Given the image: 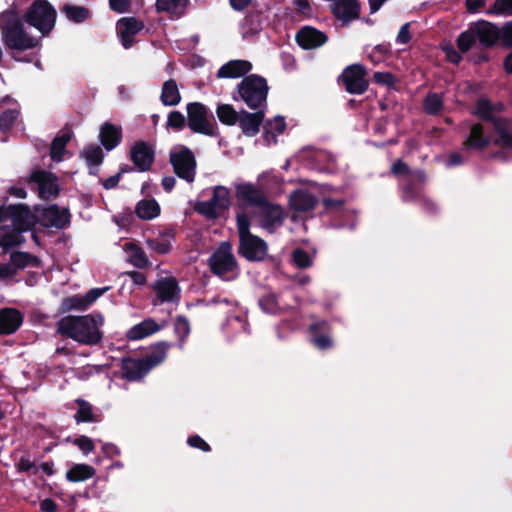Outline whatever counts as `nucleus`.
<instances>
[{"label":"nucleus","mask_w":512,"mask_h":512,"mask_svg":"<svg viewBox=\"0 0 512 512\" xmlns=\"http://www.w3.org/2000/svg\"><path fill=\"white\" fill-rule=\"evenodd\" d=\"M174 330L180 340L183 341L185 337H187L190 333V325L188 320L182 316L177 317L174 324Z\"/></svg>","instance_id":"49"},{"label":"nucleus","mask_w":512,"mask_h":512,"mask_svg":"<svg viewBox=\"0 0 512 512\" xmlns=\"http://www.w3.org/2000/svg\"><path fill=\"white\" fill-rule=\"evenodd\" d=\"M270 178L274 179L275 177L270 173L261 174L258 177L259 186L250 182L236 183V199L243 205L252 206L256 208L265 204L267 198L263 191V188L265 187L264 182Z\"/></svg>","instance_id":"8"},{"label":"nucleus","mask_w":512,"mask_h":512,"mask_svg":"<svg viewBox=\"0 0 512 512\" xmlns=\"http://www.w3.org/2000/svg\"><path fill=\"white\" fill-rule=\"evenodd\" d=\"M209 263L213 273L224 280H233L239 275V268L228 242L221 243L211 255Z\"/></svg>","instance_id":"4"},{"label":"nucleus","mask_w":512,"mask_h":512,"mask_svg":"<svg viewBox=\"0 0 512 512\" xmlns=\"http://www.w3.org/2000/svg\"><path fill=\"white\" fill-rule=\"evenodd\" d=\"M16 466L21 472H31L32 474H36L38 470V468L35 467L34 462L27 457H21Z\"/></svg>","instance_id":"54"},{"label":"nucleus","mask_w":512,"mask_h":512,"mask_svg":"<svg viewBox=\"0 0 512 512\" xmlns=\"http://www.w3.org/2000/svg\"><path fill=\"white\" fill-rule=\"evenodd\" d=\"M95 469L87 464H74L67 472L66 478L70 482H81L92 478Z\"/></svg>","instance_id":"35"},{"label":"nucleus","mask_w":512,"mask_h":512,"mask_svg":"<svg viewBox=\"0 0 512 512\" xmlns=\"http://www.w3.org/2000/svg\"><path fill=\"white\" fill-rule=\"evenodd\" d=\"M443 50L445 52V55H446L447 59L450 62H452L454 64H457V63L460 62L461 55L455 50V48L452 45L444 46Z\"/></svg>","instance_id":"59"},{"label":"nucleus","mask_w":512,"mask_h":512,"mask_svg":"<svg viewBox=\"0 0 512 512\" xmlns=\"http://www.w3.org/2000/svg\"><path fill=\"white\" fill-rule=\"evenodd\" d=\"M170 161L178 177L193 182L196 173V161L193 153L184 146L175 147L170 153Z\"/></svg>","instance_id":"11"},{"label":"nucleus","mask_w":512,"mask_h":512,"mask_svg":"<svg viewBox=\"0 0 512 512\" xmlns=\"http://www.w3.org/2000/svg\"><path fill=\"white\" fill-rule=\"evenodd\" d=\"M71 132H64L55 137L51 145L50 155L52 160L60 162L66 153V145L71 139Z\"/></svg>","instance_id":"36"},{"label":"nucleus","mask_w":512,"mask_h":512,"mask_svg":"<svg viewBox=\"0 0 512 512\" xmlns=\"http://www.w3.org/2000/svg\"><path fill=\"white\" fill-rule=\"evenodd\" d=\"M375 82L387 86H391L394 83V77L388 72H376L373 76Z\"/></svg>","instance_id":"56"},{"label":"nucleus","mask_w":512,"mask_h":512,"mask_svg":"<svg viewBox=\"0 0 512 512\" xmlns=\"http://www.w3.org/2000/svg\"><path fill=\"white\" fill-rule=\"evenodd\" d=\"M15 275V268L10 263H0V279H11Z\"/></svg>","instance_id":"60"},{"label":"nucleus","mask_w":512,"mask_h":512,"mask_svg":"<svg viewBox=\"0 0 512 512\" xmlns=\"http://www.w3.org/2000/svg\"><path fill=\"white\" fill-rule=\"evenodd\" d=\"M472 27L476 38L484 46L493 45L501 35L499 29L494 24L486 21H480Z\"/></svg>","instance_id":"26"},{"label":"nucleus","mask_w":512,"mask_h":512,"mask_svg":"<svg viewBox=\"0 0 512 512\" xmlns=\"http://www.w3.org/2000/svg\"><path fill=\"white\" fill-rule=\"evenodd\" d=\"M249 218L245 214L237 215V227L239 232V238L251 234L249 231Z\"/></svg>","instance_id":"53"},{"label":"nucleus","mask_w":512,"mask_h":512,"mask_svg":"<svg viewBox=\"0 0 512 512\" xmlns=\"http://www.w3.org/2000/svg\"><path fill=\"white\" fill-rule=\"evenodd\" d=\"M147 244L150 249L159 254H166L170 250V244L166 240L149 239L147 240Z\"/></svg>","instance_id":"51"},{"label":"nucleus","mask_w":512,"mask_h":512,"mask_svg":"<svg viewBox=\"0 0 512 512\" xmlns=\"http://www.w3.org/2000/svg\"><path fill=\"white\" fill-rule=\"evenodd\" d=\"M188 0H157L158 11L166 12L172 17L179 18L186 10Z\"/></svg>","instance_id":"34"},{"label":"nucleus","mask_w":512,"mask_h":512,"mask_svg":"<svg viewBox=\"0 0 512 512\" xmlns=\"http://www.w3.org/2000/svg\"><path fill=\"white\" fill-rule=\"evenodd\" d=\"M117 33L124 48L133 45L134 37L143 28V24L135 18H121L117 22Z\"/></svg>","instance_id":"19"},{"label":"nucleus","mask_w":512,"mask_h":512,"mask_svg":"<svg viewBox=\"0 0 512 512\" xmlns=\"http://www.w3.org/2000/svg\"><path fill=\"white\" fill-rule=\"evenodd\" d=\"M104 318L100 314L65 316L57 322V332L84 345H96L103 337Z\"/></svg>","instance_id":"2"},{"label":"nucleus","mask_w":512,"mask_h":512,"mask_svg":"<svg viewBox=\"0 0 512 512\" xmlns=\"http://www.w3.org/2000/svg\"><path fill=\"white\" fill-rule=\"evenodd\" d=\"M23 315L14 308L0 310V335L14 333L22 324Z\"/></svg>","instance_id":"23"},{"label":"nucleus","mask_w":512,"mask_h":512,"mask_svg":"<svg viewBox=\"0 0 512 512\" xmlns=\"http://www.w3.org/2000/svg\"><path fill=\"white\" fill-rule=\"evenodd\" d=\"M476 34H474L473 27H470L467 31L461 33L457 39V45L461 52H467L476 40Z\"/></svg>","instance_id":"44"},{"label":"nucleus","mask_w":512,"mask_h":512,"mask_svg":"<svg viewBox=\"0 0 512 512\" xmlns=\"http://www.w3.org/2000/svg\"><path fill=\"white\" fill-rule=\"evenodd\" d=\"M252 69V64L246 60H231L221 66L217 72L218 78H238Z\"/></svg>","instance_id":"27"},{"label":"nucleus","mask_w":512,"mask_h":512,"mask_svg":"<svg viewBox=\"0 0 512 512\" xmlns=\"http://www.w3.org/2000/svg\"><path fill=\"white\" fill-rule=\"evenodd\" d=\"M34 215L24 205H14L0 208V247L8 249L24 242L23 233L31 230L36 221L44 227L64 228L70 219L66 208L56 205L37 209Z\"/></svg>","instance_id":"1"},{"label":"nucleus","mask_w":512,"mask_h":512,"mask_svg":"<svg viewBox=\"0 0 512 512\" xmlns=\"http://www.w3.org/2000/svg\"><path fill=\"white\" fill-rule=\"evenodd\" d=\"M136 214L144 220H151L159 215L160 207L155 200H143L136 206Z\"/></svg>","instance_id":"37"},{"label":"nucleus","mask_w":512,"mask_h":512,"mask_svg":"<svg viewBox=\"0 0 512 512\" xmlns=\"http://www.w3.org/2000/svg\"><path fill=\"white\" fill-rule=\"evenodd\" d=\"M501 38L506 46L512 47V21L503 26Z\"/></svg>","instance_id":"57"},{"label":"nucleus","mask_w":512,"mask_h":512,"mask_svg":"<svg viewBox=\"0 0 512 512\" xmlns=\"http://www.w3.org/2000/svg\"><path fill=\"white\" fill-rule=\"evenodd\" d=\"M296 40L304 49H315L323 45L327 37L315 28L304 27L297 33Z\"/></svg>","instance_id":"24"},{"label":"nucleus","mask_w":512,"mask_h":512,"mask_svg":"<svg viewBox=\"0 0 512 512\" xmlns=\"http://www.w3.org/2000/svg\"><path fill=\"white\" fill-rule=\"evenodd\" d=\"M292 260H293V263L298 267V268H307V267H310L313 263V258L312 256L307 253L306 251H304L303 249H295L292 253Z\"/></svg>","instance_id":"45"},{"label":"nucleus","mask_w":512,"mask_h":512,"mask_svg":"<svg viewBox=\"0 0 512 512\" xmlns=\"http://www.w3.org/2000/svg\"><path fill=\"white\" fill-rule=\"evenodd\" d=\"M165 325L166 321H161L158 323L154 319L148 318L131 327L128 330L126 336L129 340L132 341L140 340L158 332L163 327H165Z\"/></svg>","instance_id":"21"},{"label":"nucleus","mask_w":512,"mask_h":512,"mask_svg":"<svg viewBox=\"0 0 512 512\" xmlns=\"http://www.w3.org/2000/svg\"><path fill=\"white\" fill-rule=\"evenodd\" d=\"M166 358V347L160 346L152 353L142 359H128L123 363V375L131 381L140 380L153 367L157 366Z\"/></svg>","instance_id":"5"},{"label":"nucleus","mask_w":512,"mask_h":512,"mask_svg":"<svg viewBox=\"0 0 512 512\" xmlns=\"http://www.w3.org/2000/svg\"><path fill=\"white\" fill-rule=\"evenodd\" d=\"M217 116L219 120L226 125H234L238 122L240 113L229 104H222L217 107Z\"/></svg>","instance_id":"41"},{"label":"nucleus","mask_w":512,"mask_h":512,"mask_svg":"<svg viewBox=\"0 0 512 512\" xmlns=\"http://www.w3.org/2000/svg\"><path fill=\"white\" fill-rule=\"evenodd\" d=\"M11 101V99L7 98L0 103V129L2 131L10 129L19 115L16 103H12L11 107L6 108V105L10 104Z\"/></svg>","instance_id":"30"},{"label":"nucleus","mask_w":512,"mask_h":512,"mask_svg":"<svg viewBox=\"0 0 512 512\" xmlns=\"http://www.w3.org/2000/svg\"><path fill=\"white\" fill-rule=\"evenodd\" d=\"M74 443L85 455L93 451L95 448L93 441L86 436L77 438Z\"/></svg>","instance_id":"52"},{"label":"nucleus","mask_w":512,"mask_h":512,"mask_svg":"<svg viewBox=\"0 0 512 512\" xmlns=\"http://www.w3.org/2000/svg\"><path fill=\"white\" fill-rule=\"evenodd\" d=\"M410 24L409 23H405L401 28H400V31L398 32V35L396 37V43L398 44H401V45H405L407 44L410 39H411V35H410Z\"/></svg>","instance_id":"55"},{"label":"nucleus","mask_w":512,"mask_h":512,"mask_svg":"<svg viewBox=\"0 0 512 512\" xmlns=\"http://www.w3.org/2000/svg\"><path fill=\"white\" fill-rule=\"evenodd\" d=\"M289 203L295 211L308 212L315 207L317 199L307 190H297L291 194Z\"/></svg>","instance_id":"28"},{"label":"nucleus","mask_w":512,"mask_h":512,"mask_svg":"<svg viewBox=\"0 0 512 512\" xmlns=\"http://www.w3.org/2000/svg\"><path fill=\"white\" fill-rule=\"evenodd\" d=\"M425 110L430 114H435L442 108V99L438 94H429L424 102Z\"/></svg>","instance_id":"46"},{"label":"nucleus","mask_w":512,"mask_h":512,"mask_svg":"<svg viewBox=\"0 0 512 512\" xmlns=\"http://www.w3.org/2000/svg\"><path fill=\"white\" fill-rule=\"evenodd\" d=\"M124 249L128 253L129 261L136 267L143 268L148 265L145 253L133 243H125Z\"/></svg>","instance_id":"39"},{"label":"nucleus","mask_w":512,"mask_h":512,"mask_svg":"<svg viewBox=\"0 0 512 512\" xmlns=\"http://www.w3.org/2000/svg\"><path fill=\"white\" fill-rule=\"evenodd\" d=\"M160 99L165 106H175L180 103L181 95L175 80L169 79L163 83Z\"/></svg>","instance_id":"33"},{"label":"nucleus","mask_w":512,"mask_h":512,"mask_svg":"<svg viewBox=\"0 0 512 512\" xmlns=\"http://www.w3.org/2000/svg\"><path fill=\"white\" fill-rule=\"evenodd\" d=\"M130 158L135 168L140 172H144L149 170L152 165L154 151L148 143L137 142L131 148Z\"/></svg>","instance_id":"18"},{"label":"nucleus","mask_w":512,"mask_h":512,"mask_svg":"<svg viewBox=\"0 0 512 512\" xmlns=\"http://www.w3.org/2000/svg\"><path fill=\"white\" fill-rule=\"evenodd\" d=\"M259 304L267 313H275L279 309L278 301L275 295L269 294L262 299H260Z\"/></svg>","instance_id":"50"},{"label":"nucleus","mask_w":512,"mask_h":512,"mask_svg":"<svg viewBox=\"0 0 512 512\" xmlns=\"http://www.w3.org/2000/svg\"><path fill=\"white\" fill-rule=\"evenodd\" d=\"M102 451L105 454V456L108 458H113V457L119 456L121 454L120 449L112 443H104L102 445Z\"/></svg>","instance_id":"63"},{"label":"nucleus","mask_w":512,"mask_h":512,"mask_svg":"<svg viewBox=\"0 0 512 512\" xmlns=\"http://www.w3.org/2000/svg\"><path fill=\"white\" fill-rule=\"evenodd\" d=\"M187 123L195 133L214 135V125L209 119L207 108L198 102L187 105Z\"/></svg>","instance_id":"12"},{"label":"nucleus","mask_w":512,"mask_h":512,"mask_svg":"<svg viewBox=\"0 0 512 512\" xmlns=\"http://www.w3.org/2000/svg\"><path fill=\"white\" fill-rule=\"evenodd\" d=\"M259 222L260 226L270 232L282 224L283 210L281 206L272 204L268 200L259 206Z\"/></svg>","instance_id":"17"},{"label":"nucleus","mask_w":512,"mask_h":512,"mask_svg":"<svg viewBox=\"0 0 512 512\" xmlns=\"http://www.w3.org/2000/svg\"><path fill=\"white\" fill-rule=\"evenodd\" d=\"M231 203L230 190L225 186H216L212 197L207 201L197 203L196 210L202 215L215 218L229 208Z\"/></svg>","instance_id":"10"},{"label":"nucleus","mask_w":512,"mask_h":512,"mask_svg":"<svg viewBox=\"0 0 512 512\" xmlns=\"http://www.w3.org/2000/svg\"><path fill=\"white\" fill-rule=\"evenodd\" d=\"M188 444L206 452L210 451V446L199 436L190 437L188 439Z\"/></svg>","instance_id":"61"},{"label":"nucleus","mask_w":512,"mask_h":512,"mask_svg":"<svg viewBox=\"0 0 512 512\" xmlns=\"http://www.w3.org/2000/svg\"><path fill=\"white\" fill-rule=\"evenodd\" d=\"M99 140L107 151L113 150L122 140V129L120 126L105 122L99 130Z\"/></svg>","instance_id":"25"},{"label":"nucleus","mask_w":512,"mask_h":512,"mask_svg":"<svg viewBox=\"0 0 512 512\" xmlns=\"http://www.w3.org/2000/svg\"><path fill=\"white\" fill-rule=\"evenodd\" d=\"M82 157L86 160L90 169L96 168L103 160V151L98 145H89L82 152Z\"/></svg>","instance_id":"40"},{"label":"nucleus","mask_w":512,"mask_h":512,"mask_svg":"<svg viewBox=\"0 0 512 512\" xmlns=\"http://www.w3.org/2000/svg\"><path fill=\"white\" fill-rule=\"evenodd\" d=\"M312 342L317 348L321 350L327 349L332 345V341L327 335L314 336L312 338Z\"/></svg>","instance_id":"58"},{"label":"nucleus","mask_w":512,"mask_h":512,"mask_svg":"<svg viewBox=\"0 0 512 512\" xmlns=\"http://www.w3.org/2000/svg\"><path fill=\"white\" fill-rule=\"evenodd\" d=\"M264 118L263 112H240L238 123L245 135L253 136L258 133L260 124Z\"/></svg>","instance_id":"29"},{"label":"nucleus","mask_w":512,"mask_h":512,"mask_svg":"<svg viewBox=\"0 0 512 512\" xmlns=\"http://www.w3.org/2000/svg\"><path fill=\"white\" fill-rule=\"evenodd\" d=\"M491 142L489 136L483 134V127L480 124L473 125L469 137L463 143L464 149L475 148L482 150Z\"/></svg>","instance_id":"31"},{"label":"nucleus","mask_w":512,"mask_h":512,"mask_svg":"<svg viewBox=\"0 0 512 512\" xmlns=\"http://www.w3.org/2000/svg\"><path fill=\"white\" fill-rule=\"evenodd\" d=\"M238 92L249 108L256 109L266 103L268 85L263 77L250 75L238 84Z\"/></svg>","instance_id":"3"},{"label":"nucleus","mask_w":512,"mask_h":512,"mask_svg":"<svg viewBox=\"0 0 512 512\" xmlns=\"http://www.w3.org/2000/svg\"><path fill=\"white\" fill-rule=\"evenodd\" d=\"M346 90L351 94H362L367 90L368 82L365 78L363 66L353 64L348 66L342 73Z\"/></svg>","instance_id":"14"},{"label":"nucleus","mask_w":512,"mask_h":512,"mask_svg":"<svg viewBox=\"0 0 512 512\" xmlns=\"http://www.w3.org/2000/svg\"><path fill=\"white\" fill-rule=\"evenodd\" d=\"M239 253L249 261H261L267 255V244L257 236L246 234L240 238Z\"/></svg>","instance_id":"15"},{"label":"nucleus","mask_w":512,"mask_h":512,"mask_svg":"<svg viewBox=\"0 0 512 512\" xmlns=\"http://www.w3.org/2000/svg\"><path fill=\"white\" fill-rule=\"evenodd\" d=\"M286 123L283 117L276 116L273 120L268 121L264 125L263 137L267 145L275 144L277 142V135L283 133Z\"/></svg>","instance_id":"32"},{"label":"nucleus","mask_w":512,"mask_h":512,"mask_svg":"<svg viewBox=\"0 0 512 512\" xmlns=\"http://www.w3.org/2000/svg\"><path fill=\"white\" fill-rule=\"evenodd\" d=\"M2 38L10 49L27 50L38 45V39L30 36L20 20L9 22L2 29Z\"/></svg>","instance_id":"9"},{"label":"nucleus","mask_w":512,"mask_h":512,"mask_svg":"<svg viewBox=\"0 0 512 512\" xmlns=\"http://www.w3.org/2000/svg\"><path fill=\"white\" fill-rule=\"evenodd\" d=\"M488 12L510 16L512 15V0H496L493 8Z\"/></svg>","instance_id":"47"},{"label":"nucleus","mask_w":512,"mask_h":512,"mask_svg":"<svg viewBox=\"0 0 512 512\" xmlns=\"http://www.w3.org/2000/svg\"><path fill=\"white\" fill-rule=\"evenodd\" d=\"M24 18L29 25L46 35L55 25L56 11L46 0H37L27 10Z\"/></svg>","instance_id":"6"},{"label":"nucleus","mask_w":512,"mask_h":512,"mask_svg":"<svg viewBox=\"0 0 512 512\" xmlns=\"http://www.w3.org/2000/svg\"><path fill=\"white\" fill-rule=\"evenodd\" d=\"M186 119L184 115L179 111H171L168 114L167 118V126L174 128L176 130H180L185 126Z\"/></svg>","instance_id":"48"},{"label":"nucleus","mask_w":512,"mask_h":512,"mask_svg":"<svg viewBox=\"0 0 512 512\" xmlns=\"http://www.w3.org/2000/svg\"><path fill=\"white\" fill-rule=\"evenodd\" d=\"M62 11L68 20L75 23H81L90 17L89 10L83 6L65 4Z\"/></svg>","instance_id":"38"},{"label":"nucleus","mask_w":512,"mask_h":512,"mask_svg":"<svg viewBox=\"0 0 512 512\" xmlns=\"http://www.w3.org/2000/svg\"><path fill=\"white\" fill-rule=\"evenodd\" d=\"M158 298L162 302H177L180 298V288L174 277H162L154 285Z\"/></svg>","instance_id":"20"},{"label":"nucleus","mask_w":512,"mask_h":512,"mask_svg":"<svg viewBox=\"0 0 512 512\" xmlns=\"http://www.w3.org/2000/svg\"><path fill=\"white\" fill-rule=\"evenodd\" d=\"M109 3L112 10L123 13L128 9L130 0H109Z\"/></svg>","instance_id":"62"},{"label":"nucleus","mask_w":512,"mask_h":512,"mask_svg":"<svg viewBox=\"0 0 512 512\" xmlns=\"http://www.w3.org/2000/svg\"><path fill=\"white\" fill-rule=\"evenodd\" d=\"M30 179L36 184L40 198L50 199L58 195L59 186L57 178L52 173L36 171L31 175Z\"/></svg>","instance_id":"16"},{"label":"nucleus","mask_w":512,"mask_h":512,"mask_svg":"<svg viewBox=\"0 0 512 512\" xmlns=\"http://www.w3.org/2000/svg\"><path fill=\"white\" fill-rule=\"evenodd\" d=\"M109 288H94L85 295H72L65 297L61 302V311L69 312L72 310H86L90 305L102 296Z\"/></svg>","instance_id":"13"},{"label":"nucleus","mask_w":512,"mask_h":512,"mask_svg":"<svg viewBox=\"0 0 512 512\" xmlns=\"http://www.w3.org/2000/svg\"><path fill=\"white\" fill-rule=\"evenodd\" d=\"M78 403V411L75 414V419L77 422H94L97 421L93 414L92 406L84 401V400H77Z\"/></svg>","instance_id":"42"},{"label":"nucleus","mask_w":512,"mask_h":512,"mask_svg":"<svg viewBox=\"0 0 512 512\" xmlns=\"http://www.w3.org/2000/svg\"><path fill=\"white\" fill-rule=\"evenodd\" d=\"M10 259H11L10 265H12L13 268H15V273L19 269H23L26 266L36 262V259L33 256H31L30 254L25 253V252H13L11 254Z\"/></svg>","instance_id":"43"},{"label":"nucleus","mask_w":512,"mask_h":512,"mask_svg":"<svg viewBox=\"0 0 512 512\" xmlns=\"http://www.w3.org/2000/svg\"><path fill=\"white\" fill-rule=\"evenodd\" d=\"M293 5L299 13L309 14L311 11V6L308 0H294Z\"/></svg>","instance_id":"64"},{"label":"nucleus","mask_w":512,"mask_h":512,"mask_svg":"<svg viewBox=\"0 0 512 512\" xmlns=\"http://www.w3.org/2000/svg\"><path fill=\"white\" fill-rule=\"evenodd\" d=\"M494 107L486 99H480L476 104L475 113L483 120L491 121L494 125L498 138L495 143L503 147H512V133L509 129V122L505 119L494 116Z\"/></svg>","instance_id":"7"},{"label":"nucleus","mask_w":512,"mask_h":512,"mask_svg":"<svg viewBox=\"0 0 512 512\" xmlns=\"http://www.w3.org/2000/svg\"><path fill=\"white\" fill-rule=\"evenodd\" d=\"M331 9L333 14L344 22L358 18L360 12L357 0H333Z\"/></svg>","instance_id":"22"}]
</instances>
